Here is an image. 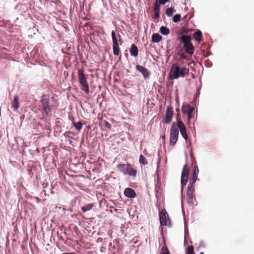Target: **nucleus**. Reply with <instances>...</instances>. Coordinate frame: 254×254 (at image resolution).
Instances as JSON below:
<instances>
[{
	"label": "nucleus",
	"instance_id": "f257e3e1",
	"mask_svg": "<svg viewBox=\"0 0 254 254\" xmlns=\"http://www.w3.org/2000/svg\"><path fill=\"white\" fill-rule=\"evenodd\" d=\"M189 68L186 66L180 67L177 64L172 65L171 69V78L178 79L179 77H184L189 74Z\"/></svg>",
	"mask_w": 254,
	"mask_h": 254
},
{
	"label": "nucleus",
	"instance_id": "f03ea898",
	"mask_svg": "<svg viewBox=\"0 0 254 254\" xmlns=\"http://www.w3.org/2000/svg\"><path fill=\"white\" fill-rule=\"evenodd\" d=\"M78 78L79 83L81 86V89L88 94L89 93V87L87 82V76L84 73V70L82 68H78Z\"/></svg>",
	"mask_w": 254,
	"mask_h": 254
},
{
	"label": "nucleus",
	"instance_id": "7ed1b4c3",
	"mask_svg": "<svg viewBox=\"0 0 254 254\" xmlns=\"http://www.w3.org/2000/svg\"><path fill=\"white\" fill-rule=\"evenodd\" d=\"M180 40L184 45V48L186 53L190 55H192L194 52V47L191 42V36L183 35L181 36Z\"/></svg>",
	"mask_w": 254,
	"mask_h": 254
},
{
	"label": "nucleus",
	"instance_id": "20e7f679",
	"mask_svg": "<svg viewBox=\"0 0 254 254\" xmlns=\"http://www.w3.org/2000/svg\"><path fill=\"white\" fill-rule=\"evenodd\" d=\"M179 130L178 129L176 123L174 122L171 127L170 133L169 143L171 146H174L178 139Z\"/></svg>",
	"mask_w": 254,
	"mask_h": 254
},
{
	"label": "nucleus",
	"instance_id": "39448f33",
	"mask_svg": "<svg viewBox=\"0 0 254 254\" xmlns=\"http://www.w3.org/2000/svg\"><path fill=\"white\" fill-rule=\"evenodd\" d=\"M40 103L44 114L46 116L48 115L49 113L51 112L49 96L43 94L40 100Z\"/></svg>",
	"mask_w": 254,
	"mask_h": 254
},
{
	"label": "nucleus",
	"instance_id": "423d86ee",
	"mask_svg": "<svg viewBox=\"0 0 254 254\" xmlns=\"http://www.w3.org/2000/svg\"><path fill=\"white\" fill-rule=\"evenodd\" d=\"M182 113L184 115H188V120L190 121L191 118H193V112L194 108L189 104H184L182 107Z\"/></svg>",
	"mask_w": 254,
	"mask_h": 254
},
{
	"label": "nucleus",
	"instance_id": "0eeeda50",
	"mask_svg": "<svg viewBox=\"0 0 254 254\" xmlns=\"http://www.w3.org/2000/svg\"><path fill=\"white\" fill-rule=\"evenodd\" d=\"M189 172L190 169L188 165L185 164L183 167L181 175V185L182 188L186 185L188 181Z\"/></svg>",
	"mask_w": 254,
	"mask_h": 254
},
{
	"label": "nucleus",
	"instance_id": "6e6552de",
	"mask_svg": "<svg viewBox=\"0 0 254 254\" xmlns=\"http://www.w3.org/2000/svg\"><path fill=\"white\" fill-rule=\"evenodd\" d=\"M194 191V186L189 185L187 192V200L190 206H192L193 204V200L195 198L193 195Z\"/></svg>",
	"mask_w": 254,
	"mask_h": 254
},
{
	"label": "nucleus",
	"instance_id": "1a4fd4ad",
	"mask_svg": "<svg viewBox=\"0 0 254 254\" xmlns=\"http://www.w3.org/2000/svg\"><path fill=\"white\" fill-rule=\"evenodd\" d=\"M176 125L177 126L178 129L179 130V129L180 130V132L182 136L185 139L187 140L188 136L187 133L186 128L184 123L180 120H178Z\"/></svg>",
	"mask_w": 254,
	"mask_h": 254
},
{
	"label": "nucleus",
	"instance_id": "9d476101",
	"mask_svg": "<svg viewBox=\"0 0 254 254\" xmlns=\"http://www.w3.org/2000/svg\"><path fill=\"white\" fill-rule=\"evenodd\" d=\"M174 111L173 108L171 106H168L167 107L166 115L165 119L164 120V122L167 124H170L172 119V117L173 116Z\"/></svg>",
	"mask_w": 254,
	"mask_h": 254
},
{
	"label": "nucleus",
	"instance_id": "9b49d317",
	"mask_svg": "<svg viewBox=\"0 0 254 254\" xmlns=\"http://www.w3.org/2000/svg\"><path fill=\"white\" fill-rule=\"evenodd\" d=\"M159 219L161 225L166 226L167 225V220L169 219V216L165 209L162 210L160 212Z\"/></svg>",
	"mask_w": 254,
	"mask_h": 254
},
{
	"label": "nucleus",
	"instance_id": "f8f14e48",
	"mask_svg": "<svg viewBox=\"0 0 254 254\" xmlns=\"http://www.w3.org/2000/svg\"><path fill=\"white\" fill-rule=\"evenodd\" d=\"M199 173L198 167L197 165H195L194 167L193 174L191 177H190V181H189V185L194 186V184L197 180L198 174Z\"/></svg>",
	"mask_w": 254,
	"mask_h": 254
},
{
	"label": "nucleus",
	"instance_id": "ddd939ff",
	"mask_svg": "<svg viewBox=\"0 0 254 254\" xmlns=\"http://www.w3.org/2000/svg\"><path fill=\"white\" fill-rule=\"evenodd\" d=\"M160 4L158 3V1L156 0L153 7L154 14L152 16V18L154 19H158L160 17Z\"/></svg>",
	"mask_w": 254,
	"mask_h": 254
},
{
	"label": "nucleus",
	"instance_id": "4468645a",
	"mask_svg": "<svg viewBox=\"0 0 254 254\" xmlns=\"http://www.w3.org/2000/svg\"><path fill=\"white\" fill-rule=\"evenodd\" d=\"M136 69L140 72L142 75L143 76L145 79L147 78L149 76V72L148 69H146L145 67L140 65H136Z\"/></svg>",
	"mask_w": 254,
	"mask_h": 254
},
{
	"label": "nucleus",
	"instance_id": "2eb2a0df",
	"mask_svg": "<svg viewBox=\"0 0 254 254\" xmlns=\"http://www.w3.org/2000/svg\"><path fill=\"white\" fill-rule=\"evenodd\" d=\"M124 194L126 196L133 198L136 196V193L134 190L131 188H126L124 190Z\"/></svg>",
	"mask_w": 254,
	"mask_h": 254
},
{
	"label": "nucleus",
	"instance_id": "dca6fc26",
	"mask_svg": "<svg viewBox=\"0 0 254 254\" xmlns=\"http://www.w3.org/2000/svg\"><path fill=\"white\" fill-rule=\"evenodd\" d=\"M128 165L129 164H119L117 166V168L120 172L126 175L129 167Z\"/></svg>",
	"mask_w": 254,
	"mask_h": 254
},
{
	"label": "nucleus",
	"instance_id": "f3484780",
	"mask_svg": "<svg viewBox=\"0 0 254 254\" xmlns=\"http://www.w3.org/2000/svg\"><path fill=\"white\" fill-rule=\"evenodd\" d=\"M130 54L132 56L136 57L138 54V50L137 46L135 44H132L130 49Z\"/></svg>",
	"mask_w": 254,
	"mask_h": 254
},
{
	"label": "nucleus",
	"instance_id": "a211bd4d",
	"mask_svg": "<svg viewBox=\"0 0 254 254\" xmlns=\"http://www.w3.org/2000/svg\"><path fill=\"white\" fill-rule=\"evenodd\" d=\"M11 107L13 108L14 111L18 110L19 105L18 96L16 95L14 97V100L11 103Z\"/></svg>",
	"mask_w": 254,
	"mask_h": 254
},
{
	"label": "nucleus",
	"instance_id": "6ab92c4d",
	"mask_svg": "<svg viewBox=\"0 0 254 254\" xmlns=\"http://www.w3.org/2000/svg\"><path fill=\"white\" fill-rule=\"evenodd\" d=\"M193 37L198 43H200L202 40V32L200 31H197L193 34Z\"/></svg>",
	"mask_w": 254,
	"mask_h": 254
},
{
	"label": "nucleus",
	"instance_id": "aec40b11",
	"mask_svg": "<svg viewBox=\"0 0 254 254\" xmlns=\"http://www.w3.org/2000/svg\"><path fill=\"white\" fill-rule=\"evenodd\" d=\"M128 169H127V174L132 176L133 177H135L136 176L137 171L134 169L130 164L128 165Z\"/></svg>",
	"mask_w": 254,
	"mask_h": 254
},
{
	"label": "nucleus",
	"instance_id": "412c9836",
	"mask_svg": "<svg viewBox=\"0 0 254 254\" xmlns=\"http://www.w3.org/2000/svg\"><path fill=\"white\" fill-rule=\"evenodd\" d=\"M113 54L115 56H119L120 52L121 50L119 47V44L118 43H113Z\"/></svg>",
	"mask_w": 254,
	"mask_h": 254
},
{
	"label": "nucleus",
	"instance_id": "4be33fe9",
	"mask_svg": "<svg viewBox=\"0 0 254 254\" xmlns=\"http://www.w3.org/2000/svg\"><path fill=\"white\" fill-rule=\"evenodd\" d=\"M162 39V37L158 33H154L152 36V42L153 43H158Z\"/></svg>",
	"mask_w": 254,
	"mask_h": 254
},
{
	"label": "nucleus",
	"instance_id": "5701e85b",
	"mask_svg": "<svg viewBox=\"0 0 254 254\" xmlns=\"http://www.w3.org/2000/svg\"><path fill=\"white\" fill-rule=\"evenodd\" d=\"M160 32L164 35H167L170 33V30L166 26H161L160 28Z\"/></svg>",
	"mask_w": 254,
	"mask_h": 254
},
{
	"label": "nucleus",
	"instance_id": "b1692460",
	"mask_svg": "<svg viewBox=\"0 0 254 254\" xmlns=\"http://www.w3.org/2000/svg\"><path fill=\"white\" fill-rule=\"evenodd\" d=\"M139 162L140 164L143 165H146L148 163L147 159L143 155H140L139 159Z\"/></svg>",
	"mask_w": 254,
	"mask_h": 254
},
{
	"label": "nucleus",
	"instance_id": "393cba45",
	"mask_svg": "<svg viewBox=\"0 0 254 254\" xmlns=\"http://www.w3.org/2000/svg\"><path fill=\"white\" fill-rule=\"evenodd\" d=\"M111 36H112V41H113V44L118 43L119 42H122V40L121 39H120L119 40V41H118L117 38L116 37V32L114 30H113L112 31Z\"/></svg>",
	"mask_w": 254,
	"mask_h": 254
},
{
	"label": "nucleus",
	"instance_id": "a878e982",
	"mask_svg": "<svg viewBox=\"0 0 254 254\" xmlns=\"http://www.w3.org/2000/svg\"><path fill=\"white\" fill-rule=\"evenodd\" d=\"M93 206V205L92 203H89L88 204H86L84 206H83L81 209L83 212H86L87 211L90 210L92 208Z\"/></svg>",
	"mask_w": 254,
	"mask_h": 254
},
{
	"label": "nucleus",
	"instance_id": "bb28decb",
	"mask_svg": "<svg viewBox=\"0 0 254 254\" xmlns=\"http://www.w3.org/2000/svg\"><path fill=\"white\" fill-rule=\"evenodd\" d=\"M160 254H170L169 249H168L166 246H163L161 250Z\"/></svg>",
	"mask_w": 254,
	"mask_h": 254
},
{
	"label": "nucleus",
	"instance_id": "cd10ccee",
	"mask_svg": "<svg viewBox=\"0 0 254 254\" xmlns=\"http://www.w3.org/2000/svg\"><path fill=\"white\" fill-rule=\"evenodd\" d=\"M175 11V10L173 8H172V7L167 8L166 9V14H167V16H170L173 14V12Z\"/></svg>",
	"mask_w": 254,
	"mask_h": 254
},
{
	"label": "nucleus",
	"instance_id": "c85d7f7f",
	"mask_svg": "<svg viewBox=\"0 0 254 254\" xmlns=\"http://www.w3.org/2000/svg\"><path fill=\"white\" fill-rule=\"evenodd\" d=\"M186 254H195L194 253V249L192 246H189L188 247Z\"/></svg>",
	"mask_w": 254,
	"mask_h": 254
},
{
	"label": "nucleus",
	"instance_id": "c756f323",
	"mask_svg": "<svg viewBox=\"0 0 254 254\" xmlns=\"http://www.w3.org/2000/svg\"><path fill=\"white\" fill-rule=\"evenodd\" d=\"M181 16L180 14H175L173 17V21L174 22H178L181 20Z\"/></svg>",
	"mask_w": 254,
	"mask_h": 254
},
{
	"label": "nucleus",
	"instance_id": "7c9ffc66",
	"mask_svg": "<svg viewBox=\"0 0 254 254\" xmlns=\"http://www.w3.org/2000/svg\"><path fill=\"white\" fill-rule=\"evenodd\" d=\"M74 127L78 130H80L82 128V124L79 122L78 123L73 122Z\"/></svg>",
	"mask_w": 254,
	"mask_h": 254
},
{
	"label": "nucleus",
	"instance_id": "2f4dec72",
	"mask_svg": "<svg viewBox=\"0 0 254 254\" xmlns=\"http://www.w3.org/2000/svg\"><path fill=\"white\" fill-rule=\"evenodd\" d=\"M182 34H188L190 30L185 26H183L181 29Z\"/></svg>",
	"mask_w": 254,
	"mask_h": 254
},
{
	"label": "nucleus",
	"instance_id": "473e14b6",
	"mask_svg": "<svg viewBox=\"0 0 254 254\" xmlns=\"http://www.w3.org/2000/svg\"><path fill=\"white\" fill-rule=\"evenodd\" d=\"M103 124H104V127L109 129H111L112 125L107 121L105 120L103 121Z\"/></svg>",
	"mask_w": 254,
	"mask_h": 254
},
{
	"label": "nucleus",
	"instance_id": "72a5a7b5",
	"mask_svg": "<svg viewBox=\"0 0 254 254\" xmlns=\"http://www.w3.org/2000/svg\"><path fill=\"white\" fill-rule=\"evenodd\" d=\"M158 3L160 4H165L166 2H169L170 0H157Z\"/></svg>",
	"mask_w": 254,
	"mask_h": 254
},
{
	"label": "nucleus",
	"instance_id": "f704fd0d",
	"mask_svg": "<svg viewBox=\"0 0 254 254\" xmlns=\"http://www.w3.org/2000/svg\"><path fill=\"white\" fill-rule=\"evenodd\" d=\"M181 57L184 59L186 58V56L184 55V54H182L181 55Z\"/></svg>",
	"mask_w": 254,
	"mask_h": 254
},
{
	"label": "nucleus",
	"instance_id": "c9c22d12",
	"mask_svg": "<svg viewBox=\"0 0 254 254\" xmlns=\"http://www.w3.org/2000/svg\"><path fill=\"white\" fill-rule=\"evenodd\" d=\"M176 111H177V112H180V109H176Z\"/></svg>",
	"mask_w": 254,
	"mask_h": 254
},
{
	"label": "nucleus",
	"instance_id": "e433bc0d",
	"mask_svg": "<svg viewBox=\"0 0 254 254\" xmlns=\"http://www.w3.org/2000/svg\"><path fill=\"white\" fill-rule=\"evenodd\" d=\"M118 36H119V37H121V36H120V34H118Z\"/></svg>",
	"mask_w": 254,
	"mask_h": 254
},
{
	"label": "nucleus",
	"instance_id": "4c0bfd02",
	"mask_svg": "<svg viewBox=\"0 0 254 254\" xmlns=\"http://www.w3.org/2000/svg\"><path fill=\"white\" fill-rule=\"evenodd\" d=\"M203 254V253H201V254Z\"/></svg>",
	"mask_w": 254,
	"mask_h": 254
}]
</instances>
